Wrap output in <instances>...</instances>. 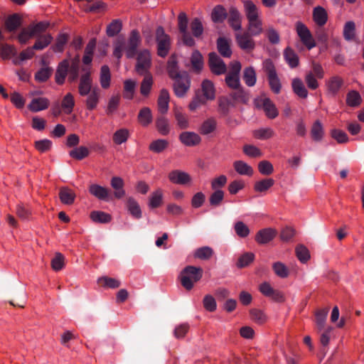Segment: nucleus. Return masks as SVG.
<instances>
[{
  "mask_svg": "<svg viewBox=\"0 0 364 364\" xmlns=\"http://www.w3.org/2000/svg\"><path fill=\"white\" fill-rule=\"evenodd\" d=\"M78 92L80 96L86 97L84 102L87 110L92 111L97 107L101 98V91L97 87H92L90 71L87 70L80 76Z\"/></svg>",
  "mask_w": 364,
  "mask_h": 364,
  "instance_id": "1",
  "label": "nucleus"
},
{
  "mask_svg": "<svg viewBox=\"0 0 364 364\" xmlns=\"http://www.w3.org/2000/svg\"><path fill=\"white\" fill-rule=\"evenodd\" d=\"M47 21H40L36 23H31L27 27L23 28L17 36V40L21 45H26L30 39L45 32L49 27Z\"/></svg>",
  "mask_w": 364,
  "mask_h": 364,
  "instance_id": "2",
  "label": "nucleus"
},
{
  "mask_svg": "<svg viewBox=\"0 0 364 364\" xmlns=\"http://www.w3.org/2000/svg\"><path fill=\"white\" fill-rule=\"evenodd\" d=\"M203 270L200 267L187 266L180 274L181 285L188 291L192 289L194 284L200 280Z\"/></svg>",
  "mask_w": 364,
  "mask_h": 364,
  "instance_id": "3",
  "label": "nucleus"
},
{
  "mask_svg": "<svg viewBox=\"0 0 364 364\" xmlns=\"http://www.w3.org/2000/svg\"><path fill=\"white\" fill-rule=\"evenodd\" d=\"M262 65L267 75L271 90L275 94H279L282 89V84L273 62L270 59H267L263 62Z\"/></svg>",
  "mask_w": 364,
  "mask_h": 364,
  "instance_id": "4",
  "label": "nucleus"
},
{
  "mask_svg": "<svg viewBox=\"0 0 364 364\" xmlns=\"http://www.w3.org/2000/svg\"><path fill=\"white\" fill-rule=\"evenodd\" d=\"M134 70L138 75L151 74L150 69L152 65L151 55L149 50L144 49L136 53Z\"/></svg>",
  "mask_w": 364,
  "mask_h": 364,
  "instance_id": "5",
  "label": "nucleus"
},
{
  "mask_svg": "<svg viewBox=\"0 0 364 364\" xmlns=\"http://www.w3.org/2000/svg\"><path fill=\"white\" fill-rule=\"evenodd\" d=\"M156 41L157 43V54L161 58H165L171 48L170 37L165 33L163 27L159 26L156 31Z\"/></svg>",
  "mask_w": 364,
  "mask_h": 364,
  "instance_id": "6",
  "label": "nucleus"
},
{
  "mask_svg": "<svg viewBox=\"0 0 364 364\" xmlns=\"http://www.w3.org/2000/svg\"><path fill=\"white\" fill-rule=\"evenodd\" d=\"M230 69L225 77V83L231 89L239 88L240 85V73L241 64L238 61H233L230 64Z\"/></svg>",
  "mask_w": 364,
  "mask_h": 364,
  "instance_id": "7",
  "label": "nucleus"
},
{
  "mask_svg": "<svg viewBox=\"0 0 364 364\" xmlns=\"http://www.w3.org/2000/svg\"><path fill=\"white\" fill-rule=\"evenodd\" d=\"M296 31L302 43L309 49L316 46V42L307 26L301 21L296 23Z\"/></svg>",
  "mask_w": 364,
  "mask_h": 364,
  "instance_id": "8",
  "label": "nucleus"
},
{
  "mask_svg": "<svg viewBox=\"0 0 364 364\" xmlns=\"http://www.w3.org/2000/svg\"><path fill=\"white\" fill-rule=\"evenodd\" d=\"M174 80L173 88L175 95L178 97H183L188 91L191 85V80L186 72L183 75L173 79Z\"/></svg>",
  "mask_w": 364,
  "mask_h": 364,
  "instance_id": "9",
  "label": "nucleus"
},
{
  "mask_svg": "<svg viewBox=\"0 0 364 364\" xmlns=\"http://www.w3.org/2000/svg\"><path fill=\"white\" fill-rule=\"evenodd\" d=\"M208 63L210 71L214 75H220L227 71L225 63L215 53H209Z\"/></svg>",
  "mask_w": 364,
  "mask_h": 364,
  "instance_id": "10",
  "label": "nucleus"
},
{
  "mask_svg": "<svg viewBox=\"0 0 364 364\" xmlns=\"http://www.w3.org/2000/svg\"><path fill=\"white\" fill-rule=\"evenodd\" d=\"M252 35L248 32L237 33L235 34V39L238 46L247 52L255 49V43L252 39Z\"/></svg>",
  "mask_w": 364,
  "mask_h": 364,
  "instance_id": "11",
  "label": "nucleus"
},
{
  "mask_svg": "<svg viewBox=\"0 0 364 364\" xmlns=\"http://www.w3.org/2000/svg\"><path fill=\"white\" fill-rule=\"evenodd\" d=\"M141 42L140 35L138 31L133 30L129 38L128 46L126 49V56L127 58H132L136 53V49Z\"/></svg>",
  "mask_w": 364,
  "mask_h": 364,
  "instance_id": "12",
  "label": "nucleus"
},
{
  "mask_svg": "<svg viewBox=\"0 0 364 364\" xmlns=\"http://www.w3.org/2000/svg\"><path fill=\"white\" fill-rule=\"evenodd\" d=\"M277 235L276 229L267 228L259 230L255 235V240L259 245H265L273 240Z\"/></svg>",
  "mask_w": 364,
  "mask_h": 364,
  "instance_id": "13",
  "label": "nucleus"
},
{
  "mask_svg": "<svg viewBox=\"0 0 364 364\" xmlns=\"http://www.w3.org/2000/svg\"><path fill=\"white\" fill-rule=\"evenodd\" d=\"M168 178L171 183L179 185H188L192 181V178L188 173L180 170L171 171Z\"/></svg>",
  "mask_w": 364,
  "mask_h": 364,
  "instance_id": "14",
  "label": "nucleus"
},
{
  "mask_svg": "<svg viewBox=\"0 0 364 364\" xmlns=\"http://www.w3.org/2000/svg\"><path fill=\"white\" fill-rule=\"evenodd\" d=\"M343 84L344 80L341 77L338 75L331 77L326 82L328 93L332 96H336L340 91Z\"/></svg>",
  "mask_w": 364,
  "mask_h": 364,
  "instance_id": "15",
  "label": "nucleus"
},
{
  "mask_svg": "<svg viewBox=\"0 0 364 364\" xmlns=\"http://www.w3.org/2000/svg\"><path fill=\"white\" fill-rule=\"evenodd\" d=\"M181 142L187 146H195L200 144V136L193 132H183L179 135Z\"/></svg>",
  "mask_w": 364,
  "mask_h": 364,
  "instance_id": "16",
  "label": "nucleus"
},
{
  "mask_svg": "<svg viewBox=\"0 0 364 364\" xmlns=\"http://www.w3.org/2000/svg\"><path fill=\"white\" fill-rule=\"evenodd\" d=\"M50 106V100L46 97H36L31 100L28 105V109L31 112H38L47 109Z\"/></svg>",
  "mask_w": 364,
  "mask_h": 364,
  "instance_id": "17",
  "label": "nucleus"
},
{
  "mask_svg": "<svg viewBox=\"0 0 364 364\" xmlns=\"http://www.w3.org/2000/svg\"><path fill=\"white\" fill-rule=\"evenodd\" d=\"M310 135L314 141L318 142L323 140L325 132L323 125L319 119L315 120L311 124Z\"/></svg>",
  "mask_w": 364,
  "mask_h": 364,
  "instance_id": "18",
  "label": "nucleus"
},
{
  "mask_svg": "<svg viewBox=\"0 0 364 364\" xmlns=\"http://www.w3.org/2000/svg\"><path fill=\"white\" fill-rule=\"evenodd\" d=\"M70 61L68 59L63 60L58 64L55 75V79L57 84L63 85L64 83L65 77L68 73Z\"/></svg>",
  "mask_w": 364,
  "mask_h": 364,
  "instance_id": "19",
  "label": "nucleus"
},
{
  "mask_svg": "<svg viewBox=\"0 0 364 364\" xmlns=\"http://www.w3.org/2000/svg\"><path fill=\"white\" fill-rule=\"evenodd\" d=\"M228 15V21L230 27L235 31L240 30L242 27V16L239 11L235 7L232 6L230 8Z\"/></svg>",
  "mask_w": 364,
  "mask_h": 364,
  "instance_id": "20",
  "label": "nucleus"
},
{
  "mask_svg": "<svg viewBox=\"0 0 364 364\" xmlns=\"http://www.w3.org/2000/svg\"><path fill=\"white\" fill-rule=\"evenodd\" d=\"M58 195L60 202L67 205H73L76 198L74 191L68 186L60 188Z\"/></svg>",
  "mask_w": 364,
  "mask_h": 364,
  "instance_id": "21",
  "label": "nucleus"
},
{
  "mask_svg": "<svg viewBox=\"0 0 364 364\" xmlns=\"http://www.w3.org/2000/svg\"><path fill=\"white\" fill-rule=\"evenodd\" d=\"M110 185L114 190V196L117 199H120L125 196V190L124 189V180L119 176H113L110 181Z\"/></svg>",
  "mask_w": 364,
  "mask_h": 364,
  "instance_id": "22",
  "label": "nucleus"
},
{
  "mask_svg": "<svg viewBox=\"0 0 364 364\" xmlns=\"http://www.w3.org/2000/svg\"><path fill=\"white\" fill-rule=\"evenodd\" d=\"M169 101L170 96L168 90L166 89L161 90L157 100V107L161 114H164L168 112Z\"/></svg>",
  "mask_w": 364,
  "mask_h": 364,
  "instance_id": "23",
  "label": "nucleus"
},
{
  "mask_svg": "<svg viewBox=\"0 0 364 364\" xmlns=\"http://www.w3.org/2000/svg\"><path fill=\"white\" fill-rule=\"evenodd\" d=\"M90 193L99 200H107L109 191L108 188L96 183L91 184L89 186Z\"/></svg>",
  "mask_w": 364,
  "mask_h": 364,
  "instance_id": "24",
  "label": "nucleus"
},
{
  "mask_svg": "<svg viewBox=\"0 0 364 364\" xmlns=\"http://www.w3.org/2000/svg\"><path fill=\"white\" fill-rule=\"evenodd\" d=\"M167 73L170 78L174 79L181 75L183 73L179 71V68L178 66V60L177 57L175 54H172L168 61H167V67H166Z\"/></svg>",
  "mask_w": 364,
  "mask_h": 364,
  "instance_id": "25",
  "label": "nucleus"
},
{
  "mask_svg": "<svg viewBox=\"0 0 364 364\" xmlns=\"http://www.w3.org/2000/svg\"><path fill=\"white\" fill-rule=\"evenodd\" d=\"M329 311V308L326 307L317 309L315 313V323L318 332H321L326 328V319Z\"/></svg>",
  "mask_w": 364,
  "mask_h": 364,
  "instance_id": "26",
  "label": "nucleus"
},
{
  "mask_svg": "<svg viewBox=\"0 0 364 364\" xmlns=\"http://www.w3.org/2000/svg\"><path fill=\"white\" fill-rule=\"evenodd\" d=\"M291 87L294 93L299 97L301 99L307 98L308 90L300 78L296 77L292 80Z\"/></svg>",
  "mask_w": 364,
  "mask_h": 364,
  "instance_id": "27",
  "label": "nucleus"
},
{
  "mask_svg": "<svg viewBox=\"0 0 364 364\" xmlns=\"http://www.w3.org/2000/svg\"><path fill=\"white\" fill-rule=\"evenodd\" d=\"M313 20L318 26H324L328 21V14L324 8L316 6L313 10Z\"/></svg>",
  "mask_w": 364,
  "mask_h": 364,
  "instance_id": "28",
  "label": "nucleus"
},
{
  "mask_svg": "<svg viewBox=\"0 0 364 364\" xmlns=\"http://www.w3.org/2000/svg\"><path fill=\"white\" fill-rule=\"evenodd\" d=\"M191 70L196 73H200L203 68V58L201 53L196 50L191 56Z\"/></svg>",
  "mask_w": 364,
  "mask_h": 364,
  "instance_id": "29",
  "label": "nucleus"
},
{
  "mask_svg": "<svg viewBox=\"0 0 364 364\" xmlns=\"http://www.w3.org/2000/svg\"><path fill=\"white\" fill-rule=\"evenodd\" d=\"M144 78L140 83V93L145 97H149L153 85H154V78L151 74H145L142 75Z\"/></svg>",
  "mask_w": 364,
  "mask_h": 364,
  "instance_id": "30",
  "label": "nucleus"
},
{
  "mask_svg": "<svg viewBox=\"0 0 364 364\" xmlns=\"http://www.w3.org/2000/svg\"><path fill=\"white\" fill-rule=\"evenodd\" d=\"M217 128V121L213 117L205 119L200 126L198 131L202 135H208L213 133Z\"/></svg>",
  "mask_w": 364,
  "mask_h": 364,
  "instance_id": "31",
  "label": "nucleus"
},
{
  "mask_svg": "<svg viewBox=\"0 0 364 364\" xmlns=\"http://www.w3.org/2000/svg\"><path fill=\"white\" fill-rule=\"evenodd\" d=\"M17 55V50L14 45L0 43V57L2 60H9Z\"/></svg>",
  "mask_w": 364,
  "mask_h": 364,
  "instance_id": "32",
  "label": "nucleus"
},
{
  "mask_svg": "<svg viewBox=\"0 0 364 364\" xmlns=\"http://www.w3.org/2000/svg\"><path fill=\"white\" fill-rule=\"evenodd\" d=\"M203 97L207 100H212L215 97V89L214 84L209 80H205L201 84Z\"/></svg>",
  "mask_w": 364,
  "mask_h": 364,
  "instance_id": "33",
  "label": "nucleus"
},
{
  "mask_svg": "<svg viewBox=\"0 0 364 364\" xmlns=\"http://www.w3.org/2000/svg\"><path fill=\"white\" fill-rule=\"evenodd\" d=\"M228 17V12L222 5L215 6L211 12V19L214 23H223Z\"/></svg>",
  "mask_w": 364,
  "mask_h": 364,
  "instance_id": "34",
  "label": "nucleus"
},
{
  "mask_svg": "<svg viewBox=\"0 0 364 364\" xmlns=\"http://www.w3.org/2000/svg\"><path fill=\"white\" fill-rule=\"evenodd\" d=\"M37 36V39L36 40L34 44L33 45V48L36 50H41L48 47L53 41V36L48 33L44 35L39 34Z\"/></svg>",
  "mask_w": 364,
  "mask_h": 364,
  "instance_id": "35",
  "label": "nucleus"
},
{
  "mask_svg": "<svg viewBox=\"0 0 364 364\" xmlns=\"http://www.w3.org/2000/svg\"><path fill=\"white\" fill-rule=\"evenodd\" d=\"M97 284L103 288L117 289L120 287L121 282L115 278L103 276L97 279Z\"/></svg>",
  "mask_w": 364,
  "mask_h": 364,
  "instance_id": "36",
  "label": "nucleus"
},
{
  "mask_svg": "<svg viewBox=\"0 0 364 364\" xmlns=\"http://www.w3.org/2000/svg\"><path fill=\"white\" fill-rule=\"evenodd\" d=\"M152 114L150 108L144 107L138 114L137 119L142 127H147L152 122Z\"/></svg>",
  "mask_w": 364,
  "mask_h": 364,
  "instance_id": "37",
  "label": "nucleus"
},
{
  "mask_svg": "<svg viewBox=\"0 0 364 364\" xmlns=\"http://www.w3.org/2000/svg\"><path fill=\"white\" fill-rule=\"evenodd\" d=\"M35 50L33 46L27 47L19 53L18 57L13 59V63L18 65L23 61L32 59L35 56Z\"/></svg>",
  "mask_w": 364,
  "mask_h": 364,
  "instance_id": "38",
  "label": "nucleus"
},
{
  "mask_svg": "<svg viewBox=\"0 0 364 364\" xmlns=\"http://www.w3.org/2000/svg\"><path fill=\"white\" fill-rule=\"evenodd\" d=\"M5 28L9 32L15 31L21 25V19L18 14L9 16L5 21Z\"/></svg>",
  "mask_w": 364,
  "mask_h": 364,
  "instance_id": "39",
  "label": "nucleus"
},
{
  "mask_svg": "<svg viewBox=\"0 0 364 364\" xmlns=\"http://www.w3.org/2000/svg\"><path fill=\"white\" fill-rule=\"evenodd\" d=\"M250 319L258 325L264 324L268 319L265 313L259 309H251L250 310Z\"/></svg>",
  "mask_w": 364,
  "mask_h": 364,
  "instance_id": "40",
  "label": "nucleus"
},
{
  "mask_svg": "<svg viewBox=\"0 0 364 364\" xmlns=\"http://www.w3.org/2000/svg\"><path fill=\"white\" fill-rule=\"evenodd\" d=\"M218 52L225 58H230L232 55L230 41L225 38H219L217 41Z\"/></svg>",
  "mask_w": 364,
  "mask_h": 364,
  "instance_id": "41",
  "label": "nucleus"
},
{
  "mask_svg": "<svg viewBox=\"0 0 364 364\" xmlns=\"http://www.w3.org/2000/svg\"><path fill=\"white\" fill-rule=\"evenodd\" d=\"M284 56L286 61L291 68H294L299 65V56L292 48L289 47L287 48L284 50Z\"/></svg>",
  "mask_w": 364,
  "mask_h": 364,
  "instance_id": "42",
  "label": "nucleus"
},
{
  "mask_svg": "<svg viewBox=\"0 0 364 364\" xmlns=\"http://www.w3.org/2000/svg\"><path fill=\"white\" fill-rule=\"evenodd\" d=\"M233 167L235 171L240 175L252 176L253 169L247 163L243 161H235L233 163Z\"/></svg>",
  "mask_w": 364,
  "mask_h": 364,
  "instance_id": "43",
  "label": "nucleus"
},
{
  "mask_svg": "<svg viewBox=\"0 0 364 364\" xmlns=\"http://www.w3.org/2000/svg\"><path fill=\"white\" fill-rule=\"evenodd\" d=\"M244 8L247 20L259 18L258 9L252 1H244Z\"/></svg>",
  "mask_w": 364,
  "mask_h": 364,
  "instance_id": "44",
  "label": "nucleus"
},
{
  "mask_svg": "<svg viewBox=\"0 0 364 364\" xmlns=\"http://www.w3.org/2000/svg\"><path fill=\"white\" fill-rule=\"evenodd\" d=\"M111 74L107 65H102L100 69V82L103 89H107L110 86Z\"/></svg>",
  "mask_w": 364,
  "mask_h": 364,
  "instance_id": "45",
  "label": "nucleus"
},
{
  "mask_svg": "<svg viewBox=\"0 0 364 364\" xmlns=\"http://www.w3.org/2000/svg\"><path fill=\"white\" fill-rule=\"evenodd\" d=\"M90 217L93 222L99 223H107L112 220L111 215L103 211H92Z\"/></svg>",
  "mask_w": 364,
  "mask_h": 364,
  "instance_id": "46",
  "label": "nucleus"
},
{
  "mask_svg": "<svg viewBox=\"0 0 364 364\" xmlns=\"http://www.w3.org/2000/svg\"><path fill=\"white\" fill-rule=\"evenodd\" d=\"M274 184V179L271 178H264L261 181H257L254 184V190L258 193H263L267 191Z\"/></svg>",
  "mask_w": 364,
  "mask_h": 364,
  "instance_id": "47",
  "label": "nucleus"
},
{
  "mask_svg": "<svg viewBox=\"0 0 364 364\" xmlns=\"http://www.w3.org/2000/svg\"><path fill=\"white\" fill-rule=\"evenodd\" d=\"M68 40L69 35L68 33L59 34L55 39V44L51 47L52 50L55 53H62Z\"/></svg>",
  "mask_w": 364,
  "mask_h": 364,
  "instance_id": "48",
  "label": "nucleus"
},
{
  "mask_svg": "<svg viewBox=\"0 0 364 364\" xmlns=\"http://www.w3.org/2000/svg\"><path fill=\"white\" fill-rule=\"evenodd\" d=\"M136 82L132 80H126L124 82L123 97L127 100L133 99L135 92Z\"/></svg>",
  "mask_w": 364,
  "mask_h": 364,
  "instance_id": "49",
  "label": "nucleus"
},
{
  "mask_svg": "<svg viewBox=\"0 0 364 364\" xmlns=\"http://www.w3.org/2000/svg\"><path fill=\"white\" fill-rule=\"evenodd\" d=\"M263 109L266 115L269 119H274L279 114L278 110L274 104L269 98H265L263 100Z\"/></svg>",
  "mask_w": 364,
  "mask_h": 364,
  "instance_id": "50",
  "label": "nucleus"
},
{
  "mask_svg": "<svg viewBox=\"0 0 364 364\" xmlns=\"http://www.w3.org/2000/svg\"><path fill=\"white\" fill-rule=\"evenodd\" d=\"M74 106V97L70 92H68L64 96L62 100L61 108L65 114H69L73 112Z\"/></svg>",
  "mask_w": 364,
  "mask_h": 364,
  "instance_id": "51",
  "label": "nucleus"
},
{
  "mask_svg": "<svg viewBox=\"0 0 364 364\" xmlns=\"http://www.w3.org/2000/svg\"><path fill=\"white\" fill-rule=\"evenodd\" d=\"M249 33L252 36H257L262 33V22L259 18L248 21Z\"/></svg>",
  "mask_w": 364,
  "mask_h": 364,
  "instance_id": "52",
  "label": "nucleus"
},
{
  "mask_svg": "<svg viewBox=\"0 0 364 364\" xmlns=\"http://www.w3.org/2000/svg\"><path fill=\"white\" fill-rule=\"evenodd\" d=\"M174 117L177 126L181 129H186L189 127V120L187 114L182 112L181 110L177 109L174 110Z\"/></svg>",
  "mask_w": 364,
  "mask_h": 364,
  "instance_id": "53",
  "label": "nucleus"
},
{
  "mask_svg": "<svg viewBox=\"0 0 364 364\" xmlns=\"http://www.w3.org/2000/svg\"><path fill=\"white\" fill-rule=\"evenodd\" d=\"M214 254L213 250L208 246L202 247L198 248L193 254L195 258L202 259V260H208L212 257Z\"/></svg>",
  "mask_w": 364,
  "mask_h": 364,
  "instance_id": "54",
  "label": "nucleus"
},
{
  "mask_svg": "<svg viewBox=\"0 0 364 364\" xmlns=\"http://www.w3.org/2000/svg\"><path fill=\"white\" fill-rule=\"evenodd\" d=\"M233 91L230 94V97L232 100L236 102H240L243 104H246L249 100L248 94L240 86L239 88L233 89Z\"/></svg>",
  "mask_w": 364,
  "mask_h": 364,
  "instance_id": "55",
  "label": "nucleus"
},
{
  "mask_svg": "<svg viewBox=\"0 0 364 364\" xmlns=\"http://www.w3.org/2000/svg\"><path fill=\"white\" fill-rule=\"evenodd\" d=\"M168 141L166 139H157L151 141L149 145V151L154 153H161L168 148Z\"/></svg>",
  "mask_w": 364,
  "mask_h": 364,
  "instance_id": "56",
  "label": "nucleus"
},
{
  "mask_svg": "<svg viewBox=\"0 0 364 364\" xmlns=\"http://www.w3.org/2000/svg\"><path fill=\"white\" fill-rule=\"evenodd\" d=\"M90 154V151L86 146H79L72 149L69 152V155L71 158L80 161L87 157Z\"/></svg>",
  "mask_w": 364,
  "mask_h": 364,
  "instance_id": "57",
  "label": "nucleus"
},
{
  "mask_svg": "<svg viewBox=\"0 0 364 364\" xmlns=\"http://www.w3.org/2000/svg\"><path fill=\"white\" fill-rule=\"evenodd\" d=\"M127 208L130 214L136 218L141 217V210L138 203L132 198H129L127 200Z\"/></svg>",
  "mask_w": 364,
  "mask_h": 364,
  "instance_id": "58",
  "label": "nucleus"
},
{
  "mask_svg": "<svg viewBox=\"0 0 364 364\" xmlns=\"http://www.w3.org/2000/svg\"><path fill=\"white\" fill-rule=\"evenodd\" d=\"M272 269L274 274L280 278H287L289 275V269L282 262H276L272 264Z\"/></svg>",
  "mask_w": 364,
  "mask_h": 364,
  "instance_id": "59",
  "label": "nucleus"
},
{
  "mask_svg": "<svg viewBox=\"0 0 364 364\" xmlns=\"http://www.w3.org/2000/svg\"><path fill=\"white\" fill-rule=\"evenodd\" d=\"M122 28V22L119 19L113 20L106 28V33L109 37L117 35Z\"/></svg>",
  "mask_w": 364,
  "mask_h": 364,
  "instance_id": "60",
  "label": "nucleus"
},
{
  "mask_svg": "<svg viewBox=\"0 0 364 364\" xmlns=\"http://www.w3.org/2000/svg\"><path fill=\"white\" fill-rule=\"evenodd\" d=\"M253 136L257 139H269L272 138L275 133L272 128H261L253 131Z\"/></svg>",
  "mask_w": 364,
  "mask_h": 364,
  "instance_id": "61",
  "label": "nucleus"
},
{
  "mask_svg": "<svg viewBox=\"0 0 364 364\" xmlns=\"http://www.w3.org/2000/svg\"><path fill=\"white\" fill-rule=\"evenodd\" d=\"M129 136V132L127 129L123 128L117 130L112 136L114 144L119 145L126 142Z\"/></svg>",
  "mask_w": 364,
  "mask_h": 364,
  "instance_id": "62",
  "label": "nucleus"
},
{
  "mask_svg": "<svg viewBox=\"0 0 364 364\" xmlns=\"http://www.w3.org/2000/svg\"><path fill=\"white\" fill-rule=\"evenodd\" d=\"M156 127L158 132L162 135H167L169 133V124L168 119L163 116L159 117L156 120Z\"/></svg>",
  "mask_w": 364,
  "mask_h": 364,
  "instance_id": "63",
  "label": "nucleus"
},
{
  "mask_svg": "<svg viewBox=\"0 0 364 364\" xmlns=\"http://www.w3.org/2000/svg\"><path fill=\"white\" fill-rule=\"evenodd\" d=\"M255 259V255L252 252H245L237 259L236 265L238 268H244L250 265Z\"/></svg>",
  "mask_w": 364,
  "mask_h": 364,
  "instance_id": "64",
  "label": "nucleus"
}]
</instances>
